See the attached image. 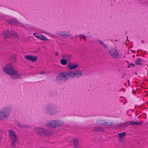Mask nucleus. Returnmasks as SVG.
Here are the masks:
<instances>
[{"label":"nucleus","mask_w":148,"mask_h":148,"mask_svg":"<svg viewBox=\"0 0 148 148\" xmlns=\"http://www.w3.org/2000/svg\"><path fill=\"white\" fill-rule=\"evenodd\" d=\"M75 36H76V37H78V36L76 35Z\"/></svg>","instance_id":"58836bf2"},{"label":"nucleus","mask_w":148,"mask_h":148,"mask_svg":"<svg viewBox=\"0 0 148 148\" xmlns=\"http://www.w3.org/2000/svg\"><path fill=\"white\" fill-rule=\"evenodd\" d=\"M135 57V55H133L132 56L133 58H134Z\"/></svg>","instance_id":"e433bc0d"},{"label":"nucleus","mask_w":148,"mask_h":148,"mask_svg":"<svg viewBox=\"0 0 148 148\" xmlns=\"http://www.w3.org/2000/svg\"><path fill=\"white\" fill-rule=\"evenodd\" d=\"M3 70L4 72L10 75L11 77L13 79L21 78V75L15 70L14 67L11 64H8L5 66L3 68Z\"/></svg>","instance_id":"f257e3e1"},{"label":"nucleus","mask_w":148,"mask_h":148,"mask_svg":"<svg viewBox=\"0 0 148 148\" xmlns=\"http://www.w3.org/2000/svg\"><path fill=\"white\" fill-rule=\"evenodd\" d=\"M96 123L99 125H113L114 123L112 121H108L107 120L99 119L96 121Z\"/></svg>","instance_id":"423d86ee"},{"label":"nucleus","mask_w":148,"mask_h":148,"mask_svg":"<svg viewBox=\"0 0 148 148\" xmlns=\"http://www.w3.org/2000/svg\"><path fill=\"white\" fill-rule=\"evenodd\" d=\"M34 131L38 135L41 136L45 137L46 136V130L42 128L38 127H35Z\"/></svg>","instance_id":"0eeeda50"},{"label":"nucleus","mask_w":148,"mask_h":148,"mask_svg":"<svg viewBox=\"0 0 148 148\" xmlns=\"http://www.w3.org/2000/svg\"><path fill=\"white\" fill-rule=\"evenodd\" d=\"M72 57L71 55L69 54H63L62 56V58L68 62L70 61L71 60Z\"/></svg>","instance_id":"ddd939ff"},{"label":"nucleus","mask_w":148,"mask_h":148,"mask_svg":"<svg viewBox=\"0 0 148 148\" xmlns=\"http://www.w3.org/2000/svg\"><path fill=\"white\" fill-rule=\"evenodd\" d=\"M74 71L75 78H78L83 76V73L80 70H75Z\"/></svg>","instance_id":"f8f14e48"},{"label":"nucleus","mask_w":148,"mask_h":148,"mask_svg":"<svg viewBox=\"0 0 148 148\" xmlns=\"http://www.w3.org/2000/svg\"><path fill=\"white\" fill-rule=\"evenodd\" d=\"M11 58L13 60H15L16 57L14 55L12 56L11 57Z\"/></svg>","instance_id":"7c9ffc66"},{"label":"nucleus","mask_w":148,"mask_h":148,"mask_svg":"<svg viewBox=\"0 0 148 148\" xmlns=\"http://www.w3.org/2000/svg\"><path fill=\"white\" fill-rule=\"evenodd\" d=\"M90 37V36H88V37Z\"/></svg>","instance_id":"79ce46f5"},{"label":"nucleus","mask_w":148,"mask_h":148,"mask_svg":"<svg viewBox=\"0 0 148 148\" xmlns=\"http://www.w3.org/2000/svg\"><path fill=\"white\" fill-rule=\"evenodd\" d=\"M41 34H39L38 33H35L34 34V35L37 38H40V37Z\"/></svg>","instance_id":"cd10ccee"},{"label":"nucleus","mask_w":148,"mask_h":148,"mask_svg":"<svg viewBox=\"0 0 148 148\" xmlns=\"http://www.w3.org/2000/svg\"><path fill=\"white\" fill-rule=\"evenodd\" d=\"M73 143L74 148H78V140L77 138L74 139L73 140Z\"/></svg>","instance_id":"6ab92c4d"},{"label":"nucleus","mask_w":148,"mask_h":148,"mask_svg":"<svg viewBox=\"0 0 148 148\" xmlns=\"http://www.w3.org/2000/svg\"><path fill=\"white\" fill-rule=\"evenodd\" d=\"M98 41L99 43L103 47L105 48H107V45L105 44L102 40H98Z\"/></svg>","instance_id":"b1692460"},{"label":"nucleus","mask_w":148,"mask_h":148,"mask_svg":"<svg viewBox=\"0 0 148 148\" xmlns=\"http://www.w3.org/2000/svg\"><path fill=\"white\" fill-rule=\"evenodd\" d=\"M82 38L84 39L85 40V41L86 40V38H87V36H86L85 35H83L82 36Z\"/></svg>","instance_id":"c85d7f7f"},{"label":"nucleus","mask_w":148,"mask_h":148,"mask_svg":"<svg viewBox=\"0 0 148 148\" xmlns=\"http://www.w3.org/2000/svg\"><path fill=\"white\" fill-rule=\"evenodd\" d=\"M130 65H131L133 67L135 66V65L134 64L131 63Z\"/></svg>","instance_id":"2f4dec72"},{"label":"nucleus","mask_w":148,"mask_h":148,"mask_svg":"<svg viewBox=\"0 0 148 148\" xmlns=\"http://www.w3.org/2000/svg\"><path fill=\"white\" fill-rule=\"evenodd\" d=\"M45 72H41L40 73V74H43L44 73H45Z\"/></svg>","instance_id":"72a5a7b5"},{"label":"nucleus","mask_w":148,"mask_h":148,"mask_svg":"<svg viewBox=\"0 0 148 148\" xmlns=\"http://www.w3.org/2000/svg\"><path fill=\"white\" fill-rule=\"evenodd\" d=\"M56 109L53 106H49L47 109V111L48 114L53 115L56 112Z\"/></svg>","instance_id":"1a4fd4ad"},{"label":"nucleus","mask_w":148,"mask_h":148,"mask_svg":"<svg viewBox=\"0 0 148 148\" xmlns=\"http://www.w3.org/2000/svg\"><path fill=\"white\" fill-rule=\"evenodd\" d=\"M26 58L28 60L32 61V62H36L38 59V57L36 56H32L29 55H26L25 56Z\"/></svg>","instance_id":"9d476101"},{"label":"nucleus","mask_w":148,"mask_h":148,"mask_svg":"<svg viewBox=\"0 0 148 148\" xmlns=\"http://www.w3.org/2000/svg\"><path fill=\"white\" fill-rule=\"evenodd\" d=\"M8 132L10 138L12 140V146L14 147L18 141V136L13 130H9Z\"/></svg>","instance_id":"f03ea898"},{"label":"nucleus","mask_w":148,"mask_h":148,"mask_svg":"<svg viewBox=\"0 0 148 148\" xmlns=\"http://www.w3.org/2000/svg\"><path fill=\"white\" fill-rule=\"evenodd\" d=\"M129 124V122H127L125 123H122L120 125L119 127L123 128H125V127H127L128 126V125Z\"/></svg>","instance_id":"4be33fe9"},{"label":"nucleus","mask_w":148,"mask_h":148,"mask_svg":"<svg viewBox=\"0 0 148 148\" xmlns=\"http://www.w3.org/2000/svg\"><path fill=\"white\" fill-rule=\"evenodd\" d=\"M0 138L1 139V137H0Z\"/></svg>","instance_id":"37998d69"},{"label":"nucleus","mask_w":148,"mask_h":148,"mask_svg":"<svg viewBox=\"0 0 148 148\" xmlns=\"http://www.w3.org/2000/svg\"><path fill=\"white\" fill-rule=\"evenodd\" d=\"M40 37V38H38L41 40H45L46 39V37L43 35H41Z\"/></svg>","instance_id":"bb28decb"},{"label":"nucleus","mask_w":148,"mask_h":148,"mask_svg":"<svg viewBox=\"0 0 148 148\" xmlns=\"http://www.w3.org/2000/svg\"><path fill=\"white\" fill-rule=\"evenodd\" d=\"M147 72H148L147 73H148V70H147Z\"/></svg>","instance_id":"c03bdc74"},{"label":"nucleus","mask_w":148,"mask_h":148,"mask_svg":"<svg viewBox=\"0 0 148 148\" xmlns=\"http://www.w3.org/2000/svg\"><path fill=\"white\" fill-rule=\"evenodd\" d=\"M101 128L100 127L98 126L96 128L95 130H96L99 131L101 130Z\"/></svg>","instance_id":"c756f323"},{"label":"nucleus","mask_w":148,"mask_h":148,"mask_svg":"<svg viewBox=\"0 0 148 148\" xmlns=\"http://www.w3.org/2000/svg\"><path fill=\"white\" fill-rule=\"evenodd\" d=\"M16 124L18 126L21 128H25L29 127V126H27L25 125H23L18 121H16L15 122Z\"/></svg>","instance_id":"a211bd4d"},{"label":"nucleus","mask_w":148,"mask_h":148,"mask_svg":"<svg viewBox=\"0 0 148 148\" xmlns=\"http://www.w3.org/2000/svg\"><path fill=\"white\" fill-rule=\"evenodd\" d=\"M144 62H145L143 59L140 58H137L135 62V63L136 64L140 65H142Z\"/></svg>","instance_id":"4468645a"},{"label":"nucleus","mask_w":148,"mask_h":148,"mask_svg":"<svg viewBox=\"0 0 148 148\" xmlns=\"http://www.w3.org/2000/svg\"><path fill=\"white\" fill-rule=\"evenodd\" d=\"M126 133L125 132H124L121 133H120L118 134L119 136V137L120 138H121L122 137H124Z\"/></svg>","instance_id":"393cba45"},{"label":"nucleus","mask_w":148,"mask_h":148,"mask_svg":"<svg viewBox=\"0 0 148 148\" xmlns=\"http://www.w3.org/2000/svg\"><path fill=\"white\" fill-rule=\"evenodd\" d=\"M67 74L68 76V78H69V77H70L75 78V74L74 71H70L67 73Z\"/></svg>","instance_id":"aec40b11"},{"label":"nucleus","mask_w":148,"mask_h":148,"mask_svg":"<svg viewBox=\"0 0 148 148\" xmlns=\"http://www.w3.org/2000/svg\"><path fill=\"white\" fill-rule=\"evenodd\" d=\"M56 55L57 56H58L59 55V53L58 52H56Z\"/></svg>","instance_id":"f704fd0d"},{"label":"nucleus","mask_w":148,"mask_h":148,"mask_svg":"<svg viewBox=\"0 0 148 148\" xmlns=\"http://www.w3.org/2000/svg\"><path fill=\"white\" fill-rule=\"evenodd\" d=\"M6 21L7 23L10 24H13L18 26H20L22 25L21 23L17 21H14L12 19H7Z\"/></svg>","instance_id":"9b49d317"},{"label":"nucleus","mask_w":148,"mask_h":148,"mask_svg":"<svg viewBox=\"0 0 148 148\" xmlns=\"http://www.w3.org/2000/svg\"><path fill=\"white\" fill-rule=\"evenodd\" d=\"M79 36L80 38L81 39V38H82V35H79Z\"/></svg>","instance_id":"c9c22d12"},{"label":"nucleus","mask_w":148,"mask_h":148,"mask_svg":"<svg viewBox=\"0 0 148 148\" xmlns=\"http://www.w3.org/2000/svg\"><path fill=\"white\" fill-rule=\"evenodd\" d=\"M78 66V64H71L68 65V67L70 70L73 69H76Z\"/></svg>","instance_id":"dca6fc26"},{"label":"nucleus","mask_w":148,"mask_h":148,"mask_svg":"<svg viewBox=\"0 0 148 148\" xmlns=\"http://www.w3.org/2000/svg\"><path fill=\"white\" fill-rule=\"evenodd\" d=\"M127 82H128V83H129V80H127Z\"/></svg>","instance_id":"4c0bfd02"},{"label":"nucleus","mask_w":148,"mask_h":148,"mask_svg":"<svg viewBox=\"0 0 148 148\" xmlns=\"http://www.w3.org/2000/svg\"><path fill=\"white\" fill-rule=\"evenodd\" d=\"M68 61L63 59H62L60 61V63L63 66H65L67 64Z\"/></svg>","instance_id":"5701e85b"},{"label":"nucleus","mask_w":148,"mask_h":148,"mask_svg":"<svg viewBox=\"0 0 148 148\" xmlns=\"http://www.w3.org/2000/svg\"><path fill=\"white\" fill-rule=\"evenodd\" d=\"M68 79L67 73H61L58 75L56 77V80L57 81L62 80H66Z\"/></svg>","instance_id":"6e6552de"},{"label":"nucleus","mask_w":148,"mask_h":148,"mask_svg":"<svg viewBox=\"0 0 148 148\" xmlns=\"http://www.w3.org/2000/svg\"><path fill=\"white\" fill-rule=\"evenodd\" d=\"M11 33L12 36H14L16 38L18 37V36L17 35V33L15 32L12 31Z\"/></svg>","instance_id":"a878e982"},{"label":"nucleus","mask_w":148,"mask_h":148,"mask_svg":"<svg viewBox=\"0 0 148 148\" xmlns=\"http://www.w3.org/2000/svg\"><path fill=\"white\" fill-rule=\"evenodd\" d=\"M121 90H123L124 92H125V90L124 88H122Z\"/></svg>","instance_id":"473e14b6"},{"label":"nucleus","mask_w":148,"mask_h":148,"mask_svg":"<svg viewBox=\"0 0 148 148\" xmlns=\"http://www.w3.org/2000/svg\"><path fill=\"white\" fill-rule=\"evenodd\" d=\"M133 92H135V91H133L132 92L133 93Z\"/></svg>","instance_id":"ea45409f"},{"label":"nucleus","mask_w":148,"mask_h":148,"mask_svg":"<svg viewBox=\"0 0 148 148\" xmlns=\"http://www.w3.org/2000/svg\"><path fill=\"white\" fill-rule=\"evenodd\" d=\"M58 34L61 36H63L64 37H68L71 35L69 33V31L66 33L65 32H59Z\"/></svg>","instance_id":"f3484780"},{"label":"nucleus","mask_w":148,"mask_h":148,"mask_svg":"<svg viewBox=\"0 0 148 148\" xmlns=\"http://www.w3.org/2000/svg\"><path fill=\"white\" fill-rule=\"evenodd\" d=\"M10 110L9 108L2 109L0 111V120L6 119L8 116Z\"/></svg>","instance_id":"20e7f679"},{"label":"nucleus","mask_w":148,"mask_h":148,"mask_svg":"<svg viewBox=\"0 0 148 148\" xmlns=\"http://www.w3.org/2000/svg\"><path fill=\"white\" fill-rule=\"evenodd\" d=\"M63 123V121L61 120L56 119L49 121L47 124L49 127L55 128L61 126Z\"/></svg>","instance_id":"7ed1b4c3"},{"label":"nucleus","mask_w":148,"mask_h":148,"mask_svg":"<svg viewBox=\"0 0 148 148\" xmlns=\"http://www.w3.org/2000/svg\"><path fill=\"white\" fill-rule=\"evenodd\" d=\"M10 32L9 31L6 30L3 33L2 35L5 39H6L10 36Z\"/></svg>","instance_id":"2eb2a0df"},{"label":"nucleus","mask_w":148,"mask_h":148,"mask_svg":"<svg viewBox=\"0 0 148 148\" xmlns=\"http://www.w3.org/2000/svg\"><path fill=\"white\" fill-rule=\"evenodd\" d=\"M141 124V123L140 122H138L137 121H136L135 122H129V124H130V125H140Z\"/></svg>","instance_id":"412c9836"},{"label":"nucleus","mask_w":148,"mask_h":148,"mask_svg":"<svg viewBox=\"0 0 148 148\" xmlns=\"http://www.w3.org/2000/svg\"><path fill=\"white\" fill-rule=\"evenodd\" d=\"M130 67V66H128V67Z\"/></svg>","instance_id":"a19ab883"},{"label":"nucleus","mask_w":148,"mask_h":148,"mask_svg":"<svg viewBox=\"0 0 148 148\" xmlns=\"http://www.w3.org/2000/svg\"><path fill=\"white\" fill-rule=\"evenodd\" d=\"M108 53L110 56L114 59L120 58L121 57L118 52L117 50L114 47H111L109 49Z\"/></svg>","instance_id":"39448f33"}]
</instances>
